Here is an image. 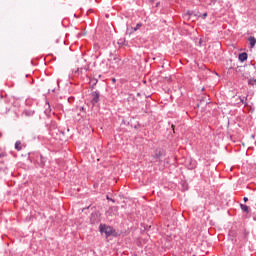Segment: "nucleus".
<instances>
[{"mask_svg": "<svg viewBox=\"0 0 256 256\" xmlns=\"http://www.w3.org/2000/svg\"><path fill=\"white\" fill-rule=\"evenodd\" d=\"M188 15H193V12H188Z\"/></svg>", "mask_w": 256, "mask_h": 256, "instance_id": "nucleus-16", "label": "nucleus"}, {"mask_svg": "<svg viewBox=\"0 0 256 256\" xmlns=\"http://www.w3.org/2000/svg\"><path fill=\"white\" fill-rule=\"evenodd\" d=\"M248 40H249V43H250L251 48L255 47L256 38L253 37V36H250V37L248 38Z\"/></svg>", "mask_w": 256, "mask_h": 256, "instance_id": "nucleus-6", "label": "nucleus"}, {"mask_svg": "<svg viewBox=\"0 0 256 256\" xmlns=\"http://www.w3.org/2000/svg\"><path fill=\"white\" fill-rule=\"evenodd\" d=\"M40 159H41V163H42L41 166L44 167L45 162L43 161V159H44L43 156H40Z\"/></svg>", "mask_w": 256, "mask_h": 256, "instance_id": "nucleus-12", "label": "nucleus"}, {"mask_svg": "<svg viewBox=\"0 0 256 256\" xmlns=\"http://www.w3.org/2000/svg\"><path fill=\"white\" fill-rule=\"evenodd\" d=\"M243 201H244L245 203H247V202L249 201V198L244 197V198H243Z\"/></svg>", "mask_w": 256, "mask_h": 256, "instance_id": "nucleus-13", "label": "nucleus"}, {"mask_svg": "<svg viewBox=\"0 0 256 256\" xmlns=\"http://www.w3.org/2000/svg\"><path fill=\"white\" fill-rule=\"evenodd\" d=\"M2 157H7V154L5 152L0 153V159H2Z\"/></svg>", "mask_w": 256, "mask_h": 256, "instance_id": "nucleus-11", "label": "nucleus"}, {"mask_svg": "<svg viewBox=\"0 0 256 256\" xmlns=\"http://www.w3.org/2000/svg\"><path fill=\"white\" fill-rule=\"evenodd\" d=\"M22 147H21V141H17L15 143V150L16 151H21Z\"/></svg>", "mask_w": 256, "mask_h": 256, "instance_id": "nucleus-8", "label": "nucleus"}, {"mask_svg": "<svg viewBox=\"0 0 256 256\" xmlns=\"http://www.w3.org/2000/svg\"><path fill=\"white\" fill-rule=\"evenodd\" d=\"M23 115H25V117H33V115H35V111H33V110H24Z\"/></svg>", "mask_w": 256, "mask_h": 256, "instance_id": "nucleus-4", "label": "nucleus"}, {"mask_svg": "<svg viewBox=\"0 0 256 256\" xmlns=\"http://www.w3.org/2000/svg\"><path fill=\"white\" fill-rule=\"evenodd\" d=\"M48 108L45 109L44 113L46 115H50L51 114V106L49 105V103L46 104Z\"/></svg>", "mask_w": 256, "mask_h": 256, "instance_id": "nucleus-9", "label": "nucleus"}, {"mask_svg": "<svg viewBox=\"0 0 256 256\" xmlns=\"http://www.w3.org/2000/svg\"><path fill=\"white\" fill-rule=\"evenodd\" d=\"M99 97H100L99 92L97 91L92 92V100H91L92 105H97V103H99Z\"/></svg>", "mask_w": 256, "mask_h": 256, "instance_id": "nucleus-2", "label": "nucleus"}, {"mask_svg": "<svg viewBox=\"0 0 256 256\" xmlns=\"http://www.w3.org/2000/svg\"><path fill=\"white\" fill-rule=\"evenodd\" d=\"M241 103H243V105H245V98L241 99Z\"/></svg>", "mask_w": 256, "mask_h": 256, "instance_id": "nucleus-15", "label": "nucleus"}, {"mask_svg": "<svg viewBox=\"0 0 256 256\" xmlns=\"http://www.w3.org/2000/svg\"><path fill=\"white\" fill-rule=\"evenodd\" d=\"M240 208L242 209V211L244 213H249V211H251V208H249V206H247L245 204H240Z\"/></svg>", "mask_w": 256, "mask_h": 256, "instance_id": "nucleus-5", "label": "nucleus"}, {"mask_svg": "<svg viewBox=\"0 0 256 256\" xmlns=\"http://www.w3.org/2000/svg\"><path fill=\"white\" fill-rule=\"evenodd\" d=\"M112 81H114V82H115V78H113V79H112Z\"/></svg>", "mask_w": 256, "mask_h": 256, "instance_id": "nucleus-18", "label": "nucleus"}, {"mask_svg": "<svg viewBox=\"0 0 256 256\" xmlns=\"http://www.w3.org/2000/svg\"><path fill=\"white\" fill-rule=\"evenodd\" d=\"M141 27H143V24L138 23V24L136 25V27L134 28V31H138V29H141Z\"/></svg>", "mask_w": 256, "mask_h": 256, "instance_id": "nucleus-10", "label": "nucleus"}, {"mask_svg": "<svg viewBox=\"0 0 256 256\" xmlns=\"http://www.w3.org/2000/svg\"><path fill=\"white\" fill-rule=\"evenodd\" d=\"M0 163H3V161H0Z\"/></svg>", "mask_w": 256, "mask_h": 256, "instance_id": "nucleus-19", "label": "nucleus"}, {"mask_svg": "<svg viewBox=\"0 0 256 256\" xmlns=\"http://www.w3.org/2000/svg\"><path fill=\"white\" fill-rule=\"evenodd\" d=\"M207 17V13H204L203 15H202V19H205Z\"/></svg>", "mask_w": 256, "mask_h": 256, "instance_id": "nucleus-14", "label": "nucleus"}, {"mask_svg": "<svg viewBox=\"0 0 256 256\" xmlns=\"http://www.w3.org/2000/svg\"><path fill=\"white\" fill-rule=\"evenodd\" d=\"M163 156V151L161 149H156L153 154V159H161Z\"/></svg>", "mask_w": 256, "mask_h": 256, "instance_id": "nucleus-3", "label": "nucleus"}, {"mask_svg": "<svg viewBox=\"0 0 256 256\" xmlns=\"http://www.w3.org/2000/svg\"><path fill=\"white\" fill-rule=\"evenodd\" d=\"M0 137H3V133L0 132Z\"/></svg>", "mask_w": 256, "mask_h": 256, "instance_id": "nucleus-17", "label": "nucleus"}, {"mask_svg": "<svg viewBox=\"0 0 256 256\" xmlns=\"http://www.w3.org/2000/svg\"><path fill=\"white\" fill-rule=\"evenodd\" d=\"M100 232L105 233L107 237H110V235H113V227L107 226L105 224H100L99 226Z\"/></svg>", "mask_w": 256, "mask_h": 256, "instance_id": "nucleus-1", "label": "nucleus"}, {"mask_svg": "<svg viewBox=\"0 0 256 256\" xmlns=\"http://www.w3.org/2000/svg\"><path fill=\"white\" fill-rule=\"evenodd\" d=\"M239 61H247V53L243 52L239 54Z\"/></svg>", "mask_w": 256, "mask_h": 256, "instance_id": "nucleus-7", "label": "nucleus"}]
</instances>
